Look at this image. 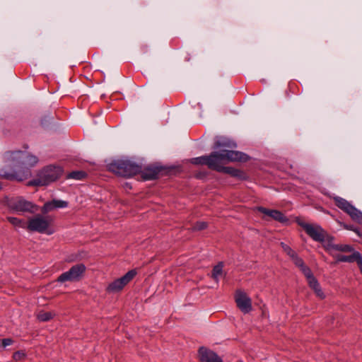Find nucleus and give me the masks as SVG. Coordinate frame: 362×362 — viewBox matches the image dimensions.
Returning <instances> with one entry per match:
<instances>
[{"instance_id":"nucleus-20","label":"nucleus","mask_w":362,"mask_h":362,"mask_svg":"<svg viewBox=\"0 0 362 362\" xmlns=\"http://www.w3.org/2000/svg\"><path fill=\"white\" fill-rule=\"evenodd\" d=\"M223 263L220 262L216 265L212 270V278L216 281H218L219 276H221L223 274Z\"/></svg>"},{"instance_id":"nucleus-12","label":"nucleus","mask_w":362,"mask_h":362,"mask_svg":"<svg viewBox=\"0 0 362 362\" xmlns=\"http://www.w3.org/2000/svg\"><path fill=\"white\" fill-rule=\"evenodd\" d=\"M198 356L200 362H223L215 352L204 346L199 349Z\"/></svg>"},{"instance_id":"nucleus-16","label":"nucleus","mask_w":362,"mask_h":362,"mask_svg":"<svg viewBox=\"0 0 362 362\" xmlns=\"http://www.w3.org/2000/svg\"><path fill=\"white\" fill-rule=\"evenodd\" d=\"M291 259L296 266L300 269L305 277L312 273L310 268L305 265L303 260L299 257L297 254H296Z\"/></svg>"},{"instance_id":"nucleus-27","label":"nucleus","mask_w":362,"mask_h":362,"mask_svg":"<svg viewBox=\"0 0 362 362\" xmlns=\"http://www.w3.org/2000/svg\"><path fill=\"white\" fill-rule=\"evenodd\" d=\"M54 204L57 209L66 208L68 206L69 203L66 201L59 200V199H53Z\"/></svg>"},{"instance_id":"nucleus-9","label":"nucleus","mask_w":362,"mask_h":362,"mask_svg":"<svg viewBox=\"0 0 362 362\" xmlns=\"http://www.w3.org/2000/svg\"><path fill=\"white\" fill-rule=\"evenodd\" d=\"M136 274V272L135 270L132 269L129 271L121 278H119L110 283L106 288L107 291L109 293H117L120 291L133 279Z\"/></svg>"},{"instance_id":"nucleus-26","label":"nucleus","mask_w":362,"mask_h":362,"mask_svg":"<svg viewBox=\"0 0 362 362\" xmlns=\"http://www.w3.org/2000/svg\"><path fill=\"white\" fill-rule=\"evenodd\" d=\"M208 224L204 221H198L192 227L193 230H202L206 228Z\"/></svg>"},{"instance_id":"nucleus-30","label":"nucleus","mask_w":362,"mask_h":362,"mask_svg":"<svg viewBox=\"0 0 362 362\" xmlns=\"http://www.w3.org/2000/svg\"><path fill=\"white\" fill-rule=\"evenodd\" d=\"M343 226L344 228H346L347 230H351L354 231L358 235H359V236L361 235V233L359 232V230L357 228H355L351 226H349V225H346V224H344Z\"/></svg>"},{"instance_id":"nucleus-3","label":"nucleus","mask_w":362,"mask_h":362,"mask_svg":"<svg viewBox=\"0 0 362 362\" xmlns=\"http://www.w3.org/2000/svg\"><path fill=\"white\" fill-rule=\"evenodd\" d=\"M109 170L122 177H132L141 171V165L129 159H121L108 165Z\"/></svg>"},{"instance_id":"nucleus-11","label":"nucleus","mask_w":362,"mask_h":362,"mask_svg":"<svg viewBox=\"0 0 362 362\" xmlns=\"http://www.w3.org/2000/svg\"><path fill=\"white\" fill-rule=\"evenodd\" d=\"M307 234L314 240L322 242L325 240V232L319 226H314L308 223L301 224Z\"/></svg>"},{"instance_id":"nucleus-19","label":"nucleus","mask_w":362,"mask_h":362,"mask_svg":"<svg viewBox=\"0 0 362 362\" xmlns=\"http://www.w3.org/2000/svg\"><path fill=\"white\" fill-rule=\"evenodd\" d=\"M55 316L53 312L40 311L37 315V318L40 322H47L52 319Z\"/></svg>"},{"instance_id":"nucleus-4","label":"nucleus","mask_w":362,"mask_h":362,"mask_svg":"<svg viewBox=\"0 0 362 362\" xmlns=\"http://www.w3.org/2000/svg\"><path fill=\"white\" fill-rule=\"evenodd\" d=\"M61 167L47 165L37 173V177L28 182L30 186H45L57 180L62 175Z\"/></svg>"},{"instance_id":"nucleus-33","label":"nucleus","mask_w":362,"mask_h":362,"mask_svg":"<svg viewBox=\"0 0 362 362\" xmlns=\"http://www.w3.org/2000/svg\"><path fill=\"white\" fill-rule=\"evenodd\" d=\"M360 237H362V234H361V235Z\"/></svg>"},{"instance_id":"nucleus-7","label":"nucleus","mask_w":362,"mask_h":362,"mask_svg":"<svg viewBox=\"0 0 362 362\" xmlns=\"http://www.w3.org/2000/svg\"><path fill=\"white\" fill-rule=\"evenodd\" d=\"M333 199L335 204L339 209L347 213L354 221L358 222L360 224H362V212L356 209L348 201L341 197H334Z\"/></svg>"},{"instance_id":"nucleus-18","label":"nucleus","mask_w":362,"mask_h":362,"mask_svg":"<svg viewBox=\"0 0 362 362\" xmlns=\"http://www.w3.org/2000/svg\"><path fill=\"white\" fill-rule=\"evenodd\" d=\"M361 257H362L358 252H354L351 255H341L340 257H339V260L341 262H356L358 263V262H360V259Z\"/></svg>"},{"instance_id":"nucleus-32","label":"nucleus","mask_w":362,"mask_h":362,"mask_svg":"<svg viewBox=\"0 0 362 362\" xmlns=\"http://www.w3.org/2000/svg\"><path fill=\"white\" fill-rule=\"evenodd\" d=\"M48 119H48L47 121H45V122H44V121L42 120V125H45V124L49 122V120H50L51 117H49V118H48Z\"/></svg>"},{"instance_id":"nucleus-8","label":"nucleus","mask_w":362,"mask_h":362,"mask_svg":"<svg viewBox=\"0 0 362 362\" xmlns=\"http://www.w3.org/2000/svg\"><path fill=\"white\" fill-rule=\"evenodd\" d=\"M86 269V267L83 264L74 265L69 271L64 272L59 276L57 281L63 283L65 281H78L83 275Z\"/></svg>"},{"instance_id":"nucleus-15","label":"nucleus","mask_w":362,"mask_h":362,"mask_svg":"<svg viewBox=\"0 0 362 362\" xmlns=\"http://www.w3.org/2000/svg\"><path fill=\"white\" fill-rule=\"evenodd\" d=\"M306 278L310 287L315 291L316 296L320 299H324L325 298V295L322 291L317 280L315 278L313 273L309 276H307Z\"/></svg>"},{"instance_id":"nucleus-14","label":"nucleus","mask_w":362,"mask_h":362,"mask_svg":"<svg viewBox=\"0 0 362 362\" xmlns=\"http://www.w3.org/2000/svg\"><path fill=\"white\" fill-rule=\"evenodd\" d=\"M257 210L259 212L272 218L274 220L278 221L281 223L287 221L286 217L278 210L268 209L264 207H258Z\"/></svg>"},{"instance_id":"nucleus-5","label":"nucleus","mask_w":362,"mask_h":362,"mask_svg":"<svg viewBox=\"0 0 362 362\" xmlns=\"http://www.w3.org/2000/svg\"><path fill=\"white\" fill-rule=\"evenodd\" d=\"M53 222V218L49 216H43L37 214L30 218L27 225V229L30 231H35L40 233L52 234L53 231L50 229V226Z\"/></svg>"},{"instance_id":"nucleus-17","label":"nucleus","mask_w":362,"mask_h":362,"mask_svg":"<svg viewBox=\"0 0 362 362\" xmlns=\"http://www.w3.org/2000/svg\"><path fill=\"white\" fill-rule=\"evenodd\" d=\"M220 172L228 174V175H231L232 177H239V178H243V175H244V173L241 170L231 168V167L223 166V168Z\"/></svg>"},{"instance_id":"nucleus-10","label":"nucleus","mask_w":362,"mask_h":362,"mask_svg":"<svg viewBox=\"0 0 362 362\" xmlns=\"http://www.w3.org/2000/svg\"><path fill=\"white\" fill-rule=\"evenodd\" d=\"M235 301L237 307L245 314L249 313L252 309L251 298L241 290L236 291Z\"/></svg>"},{"instance_id":"nucleus-21","label":"nucleus","mask_w":362,"mask_h":362,"mask_svg":"<svg viewBox=\"0 0 362 362\" xmlns=\"http://www.w3.org/2000/svg\"><path fill=\"white\" fill-rule=\"evenodd\" d=\"M8 221L16 227L25 228V223L23 220L16 217L8 216L6 218Z\"/></svg>"},{"instance_id":"nucleus-23","label":"nucleus","mask_w":362,"mask_h":362,"mask_svg":"<svg viewBox=\"0 0 362 362\" xmlns=\"http://www.w3.org/2000/svg\"><path fill=\"white\" fill-rule=\"evenodd\" d=\"M56 209L53 201L46 202L41 208L40 211L42 214H46L53 210Z\"/></svg>"},{"instance_id":"nucleus-1","label":"nucleus","mask_w":362,"mask_h":362,"mask_svg":"<svg viewBox=\"0 0 362 362\" xmlns=\"http://www.w3.org/2000/svg\"><path fill=\"white\" fill-rule=\"evenodd\" d=\"M4 158L5 165L0 171V177L10 180L23 181L28 178L30 172L23 169L33 167L38 162L37 156L26 151H7Z\"/></svg>"},{"instance_id":"nucleus-2","label":"nucleus","mask_w":362,"mask_h":362,"mask_svg":"<svg viewBox=\"0 0 362 362\" xmlns=\"http://www.w3.org/2000/svg\"><path fill=\"white\" fill-rule=\"evenodd\" d=\"M248 158L247 155L237 151H214L208 156L207 167L209 169L220 172L223 165L228 162H245Z\"/></svg>"},{"instance_id":"nucleus-24","label":"nucleus","mask_w":362,"mask_h":362,"mask_svg":"<svg viewBox=\"0 0 362 362\" xmlns=\"http://www.w3.org/2000/svg\"><path fill=\"white\" fill-rule=\"evenodd\" d=\"M208 156H203L197 158H192L190 162L194 165H207Z\"/></svg>"},{"instance_id":"nucleus-6","label":"nucleus","mask_w":362,"mask_h":362,"mask_svg":"<svg viewBox=\"0 0 362 362\" xmlns=\"http://www.w3.org/2000/svg\"><path fill=\"white\" fill-rule=\"evenodd\" d=\"M6 205L11 209L17 212L34 213L37 206L32 202L25 200L21 197L6 198Z\"/></svg>"},{"instance_id":"nucleus-29","label":"nucleus","mask_w":362,"mask_h":362,"mask_svg":"<svg viewBox=\"0 0 362 362\" xmlns=\"http://www.w3.org/2000/svg\"><path fill=\"white\" fill-rule=\"evenodd\" d=\"M335 248L337 250H340V251H343V252H351V247L348 245H337L335 246Z\"/></svg>"},{"instance_id":"nucleus-28","label":"nucleus","mask_w":362,"mask_h":362,"mask_svg":"<svg viewBox=\"0 0 362 362\" xmlns=\"http://www.w3.org/2000/svg\"><path fill=\"white\" fill-rule=\"evenodd\" d=\"M13 340L11 338L3 339L0 341V347L6 348L8 346L13 344Z\"/></svg>"},{"instance_id":"nucleus-13","label":"nucleus","mask_w":362,"mask_h":362,"mask_svg":"<svg viewBox=\"0 0 362 362\" xmlns=\"http://www.w3.org/2000/svg\"><path fill=\"white\" fill-rule=\"evenodd\" d=\"M161 170V167L150 165L144 169L141 168V171L139 173H141V177L144 180H155L158 177Z\"/></svg>"},{"instance_id":"nucleus-22","label":"nucleus","mask_w":362,"mask_h":362,"mask_svg":"<svg viewBox=\"0 0 362 362\" xmlns=\"http://www.w3.org/2000/svg\"><path fill=\"white\" fill-rule=\"evenodd\" d=\"M86 177V173L84 171L80 170V171H73L70 173L67 178L70 179H75V180H83Z\"/></svg>"},{"instance_id":"nucleus-31","label":"nucleus","mask_w":362,"mask_h":362,"mask_svg":"<svg viewBox=\"0 0 362 362\" xmlns=\"http://www.w3.org/2000/svg\"><path fill=\"white\" fill-rule=\"evenodd\" d=\"M24 356V354L23 353H21L20 351H17V352H15L13 354V358L15 360H20L22 357Z\"/></svg>"},{"instance_id":"nucleus-25","label":"nucleus","mask_w":362,"mask_h":362,"mask_svg":"<svg viewBox=\"0 0 362 362\" xmlns=\"http://www.w3.org/2000/svg\"><path fill=\"white\" fill-rule=\"evenodd\" d=\"M281 246L283 250L291 257L292 258L296 252L293 251L288 245L285 244L284 243H281Z\"/></svg>"}]
</instances>
